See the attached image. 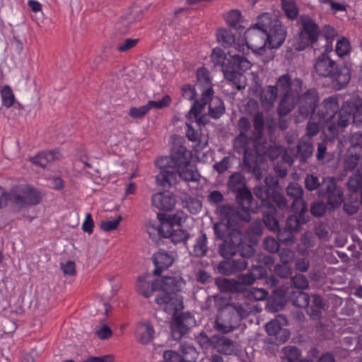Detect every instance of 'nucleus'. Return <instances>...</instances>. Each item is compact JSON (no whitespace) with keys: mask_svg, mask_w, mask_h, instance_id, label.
<instances>
[{"mask_svg":"<svg viewBox=\"0 0 362 362\" xmlns=\"http://www.w3.org/2000/svg\"><path fill=\"white\" fill-rule=\"evenodd\" d=\"M163 360L161 362H183L180 354L173 350H166L163 354Z\"/></svg>","mask_w":362,"mask_h":362,"instance_id":"774afa93","label":"nucleus"},{"mask_svg":"<svg viewBox=\"0 0 362 362\" xmlns=\"http://www.w3.org/2000/svg\"><path fill=\"white\" fill-rule=\"evenodd\" d=\"M320 138L321 141L317 144L316 154V158L318 160H321L325 158L328 144L334 143V138L329 137L324 132H322Z\"/></svg>","mask_w":362,"mask_h":362,"instance_id":"8fccbe9b","label":"nucleus"},{"mask_svg":"<svg viewBox=\"0 0 362 362\" xmlns=\"http://www.w3.org/2000/svg\"><path fill=\"white\" fill-rule=\"evenodd\" d=\"M227 59L228 54L221 48L215 47L213 49L211 59L216 66H221L222 69Z\"/></svg>","mask_w":362,"mask_h":362,"instance_id":"864d4df0","label":"nucleus"},{"mask_svg":"<svg viewBox=\"0 0 362 362\" xmlns=\"http://www.w3.org/2000/svg\"><path fill=\"white\" fill-rule=\"evenodd\" d=\"M196 340L202 349H207L210 346L213 347L214 339H213V335L209 337L205 332L202 331L196 336Z\"/></svg>","mask_w":362,"mask_h":362,"instance_id":"338daca9","label":"nucleus"},{"mask_svg":"<svg viewBox=\"0 0 362 362\" xmlns=\"http://www.w3.org/2000/svg\"><path fill=\"white\" fill-rule=\"evenodd\" d=\"M244 42L248 49L262 57H266V53L269 50L267 48V41H266V34L264 31L257 29L255 23L251 25L244 33Z\"/></svg>","mask_w":362,"mask_h":362,"instance_id":"a211bd4d","label":"nucleus"},{"mask_svg":"<svg viewBox=\"0 0 362 362\" xmlns=\"http://www.w3.org/2000/svg\"><path fill=\"white\" fill-rule=\"evenodd\" d=\"M216 212L221 218V221L214 225V234L216 238L224 241L228 233L231 230L232 227L240 228L243 223L237 218H233V216H226L221 213V206L216 209Z\"/></svg>","mask_w":362,"mask_h":362,"instance_id":"aec40b11","label":"nucleus"},{"mask_svg":"<svg viewBox=\"0 0 362 362\" xmlns=\"http://www.w3.org/2000/svg\"><path fill=\"white\" fill-rule=\"evenodd\" d=\"M255 26L266 34L269 54L265 57L264 61L269 62L274 58L271 50L279 49L284 44L287 36V28L276 16L268 12L262 13L257 16Z\"/></svg>","mask_w":362,"mask_h":362,"instance_id":"39448f33","label":"nucleus"},{"mask_svg":"<svg viewBox=\"0 0 362 362\" xmlns=\"http://www.w3.org/2000/svg\"><path fill=\"white\" fill-rule=\"evenodd\" d=\"M317 117L322 123L329 124L327 129L332 134H335L338 132V118L339 117V98L335 95H331L325 98L317 107Z\"/></svg>","mask_w":362,"mask_h":362,"instance_id":"ddd939ff","label":"nucleus"},{"mask_svg":"<svg viewBox=\"0 0 362 362\" xmlns=\"http://www.w3.org/2000/svg\"><path fill=\"white\" fill-rule=\"evenodd\" d=\"M0 91L3 105L7 108L11 107L15 101V96L11 88L8 85H5Z\"/></svg>","mask_w":362,"mask_h":362,"instance_id":"6e6d98bb","label":"nucleus"},{"mask_svg":"<svg viewBox=\"0 0 362 362\" xmlns=\"http://www.w3.org/2000/svg\"><path fill=\"white\" fill-rule=\"evenodd\" d=\"M237 207L230 204L220 206L221 213L226 216H233L242 223H248L251 220V213L258 211L260 204L256 201L248 188H245L235 194Z\"/></svg>","mask_w":362,"mask_h":362,"instance_id":"6e6552de","label":"nucleus"},{"mask_svg":"<svg viewBox=\"0 0 362 362\" xmlns=\"http://www.w3.org/2000/svg\"><path fill=\"white\" fill-rule=\"evenodd\" d=\"M279 180L274 175L266 176L264 183L256 185L253 193L260 202L262 211V221L266 228L276 235L281 230V226L277 218L276 208L280 210L288 209L286 198L279 192Z\"/></svg>","mask_w":362,"mask_h":362,"instance_id":"f03ea898","label":"nucleus"},{"mask_svg":"<svg viewBox=\"0 0 362 362\" xmlns=\"http://www.w3.org/2000/svg\"><path fill=\"white\" fill-rule=\"evenodd\" d=\"M146 231L148 233L149 236L152 238L153 235H156V233L158 234V235L160 238H162V235H164V233H161L160 231V229L161 228V226H163V224L159 222V223H157L156 220H150L145 224Z\"/></svg>","mask_w":362,"mask_h":362,"instance_id":"69168bd1","label":"nucleus"},{"mask_svg":"<svg viewBox=\"0 0 362 362\" xmlns=\"http://www.w3.org/2000/svg\"><path fill=\"white\" fill-rule=\"evenodd\" d=\"M293 214L297 215V218L300 221L302 225L308 223L310 221V216L308 214V204L305 202H301L297 204L294 208H291Z\"/></svg>","mask_w":362,"mask_h":362,"instance_id":"09e8293b","label":"nucleus"},{"mask_svg":"<svg viewBox=\"0 0 362 362\" xmlns=\"http://www.w3.org/2000/svg\"><path fill=\"white\" fill-rule=\"evenodd\" d=\"M245 296L250 300H263L268 296V292L264 288H250L246 290Z\"/></svg>","mask_w":362,"mask_h":362,"instance_id":"5fc2aeb1","label":"nucleus"},{"mask_svg":"<svg viewBox=\"0 0 362 362\" xmlns=\"http://www.w3.org/2000/svg\"><path fill=\"white\" fill-rule=\"evenodd\" d=\"M278 89L276 86H267L262 92L260 99L264 106H272L278 95Z\"/></svg>","mask_w":362,"mask_h":362,"instance_id":"49530a36","label":"nucleus"},{"mask_svg":"<svg viewBox=\"0 0 362 362\" xmlns=\"http://www.w3.org/2000/svg\"><path fill=\"white\" fill-rule=\"evenodd\" d=\"M251 63L243 56L228 52V59L222 68L224 78L230 82L238 90L244 89L245 85L241 82L243 72L250 69Z\"/></svg>","mask_w":362,"mask_h":362,"instance_id":"9b49d317","label":"nucleus"},{"mask_svg":"<svg viewBox=\"0 0 362 362\" xmlns=\"http://www.w3.org/2000/svg\"><path fill=\"white\" fill-rule=\"evenodd\" d=\"M325 307V303L322 297L319 294L310 296V303L308 305L306 312L313 320L322 318V311Z\"/></svg>","mask_w":362,"mask_h":362,"instance_id":"c756f323","label":"nucleus"},{"mask_svg":"<svg viewBox=\"0 0 362 362\" xmlns=\"http://www.w3.org/2000/svg\"><path fill=\"white\" fill-rule=\"evenodd\" d=\"M213 349L218 354L230 356L234 354L235 350V341L220 334L213 335Z\"/></svg>","mask_w":362,"mask_h":362,"instance_id":"bb28decb","label":"nucleus"},{"mask_svg":"<svg viewBox=\"0 0 362 362\" xmlns=\"http://www.w3.org/2000/svg\"><path fill=\"white\" fill-rule=\"evenodd\" d=\"M238 128L240 131L236 136V139H245L246 134L251 128V122L248 117H241L238 122Z\"/></svg>","mask_w":362,"mask_h":362,"instance_id":"680f3d73","label":"nucleus"},{"mask_svg":"<svg viewBox=\"0 0 362 362\" xmlns=\"http://www.w3.org/2000/svg\"><path fill=\"white\" fill-rule=\"evenodd\" d=\"M42 199V193L30 185H17L8 192L0 186V209L10 202L13 211L18 213L29 206L39 204Z\"/></svg>","mask_w":362,"mask_h":362,"instance_id":"20e7f679","label":"nucleus"},{"mask_svg":"<svg viewBox=\"0 0 362 362\" xmlns=\"http://www.w3.org/2000/svg\"><path fill=\"white\" fill-rule=\"evenodd\" d=\"M192 151L183 144L174 142L170 155L158 158L156 166L160 169L156 180L158 185L170 187L176 184L178 175L185 182H198L200 174L196 166L192 165Z\"/></svg>","mask_w":362,"mask_h":362,"instance_id":"f257e3e1","label":"nucleus"},{"mask_svg":"<svg viewBox=\"0 0 362 362\" xmlns=\"http://www.w3.org/2000/svg\"><path fill=\"white\" fill-rule=\"evenodd\" d=\"M216 40L224 48L229 47L233 44L235 45V34L230 28H218L216 30Z\"/></svg>","mask_w":362,"mask_h":362,"instance_id":"58836bf2","label":"nucleus"},{"mask_svg":"<svg viewBox=\"0 0 362 362\" xmlns=\"http://www.w3.org/2000/svg\"><path fill=\"white\" fill-rule=\"evenodd\" d=\"M149 275H148V276ZM147 276H139L138 277L139 284L136 285V291L137 293L145 297L146 298H148L151 297L153 292L157 291V283H156V279H154L151 284V286L148 282L146 281Z\"/></svg>","mask_w":362,"mask_h":362,"instance_id":"e433bc0d","label":"nucleus"},{"mask_svg":"<svg viewBox=\"0 0 362 362\" xmlns=\"http://www.w3.org/2000/svg\"><path fill=\"white\" fill-rule=\"evenodd\" d=\"M152 262L155 266L152 274L156 276H160L163 270L168 269L174 262L175 259L172 254L165 250L160 249L151 257Z\"/></svg>","mask_w":362,"mask_h":362,"instance_id":"5701e85b","label":"nucleus"},{"mask_svg":"<svg viewBox=\"0 0 362 362\" xmlns=\"http://www.w3.org/2000/svg\"><path fill=\"white\" fill-rule=\"evenodd\" d=\"M216 306L219 312L227 313L231 315V318L235 317V310L233 306H235V303H230L226 298L223 297L219 298L218 301L216 302Z\"/></svg>","mask_w":362,"mask_h":362,"instance_id":"13d9d810","label":"nucleus"},{"mask_svg":"<svg viewBox=\"0 0 362 362\" xmlns=\"http://www.w3.org/2000/svg\"><path fill=\"white\" fill-rule=\"evenodd\" d=\"M304 183L305 189L310 192L315 189L319 190L322 186V182H320L319 178L313 174L306 175Z\"/></svg>","mask_w":362,"mask_h":362,"instance_id":"e2e57ef3","label":"nucleus"},{"mask_svg":"<svg viewBox=\"0 0 362 362\" xmlns=\"http://www.w3.org/2000/svg\"><path fill=\"white\" fill-rule=\"evenodd\" d=\"M210 91L207 98L208 116L214 119H218L226 112V107L223 100L218 96H214L213 88L204 89L203 92Z\"/></svg>","mask_w":362,"mask_h":362,"instance_id":"b1692460","label":"nucleus"},{"mask_svg":"<svg viewBox=\"0 0 362 362\" xmlns=\"http://www.w3.org/2000/svg\"><path fill=\"white\" fill-rule=\"evenodd\" d=\"M137 341L141 344H150L155 336V330L153 325L148 320L141 322L137 325Z\"/></svg>","mask_w":362,"mask_h":362,"instance_id":"c85d7f7f","label":"nucleus"},{"mask_svg":"<svg viewBox=\"0 0 362 362\" xmlns=\"http://www.w3.org/2000/svg\"><path fill=\"white\" fill-rule=\"evenodd\" d=\"M335 52L339 57L347 55L351 52V45L349 40L344 37H341L337 42Z\"/></svg>","mask_w":362,"mask_h":362,"instance_id":"4d7b16f0","label":"nucleus"},{"mask_svg":"<svg viewBox=\"0 0 362 362\" xmlns=\"http://www.w3.org/2000/svg\"><path fill=\"white\" fill-rule=\"evenodd\" d=\"M286 291L282 287L276 288L267 300L266 308L268 311L276 313L283 310L287 303Z\"/></svg>","mask_w":362,"mask_h":362,"instance_id":"a878e982","label":"nucleus"},{"mask_svg":"<svg viewBox=\"0 0 362 362\" xmlns=\"http://www.w3.org/2000/svg\"><path fill=\"white\" fill-rule=\"evenodd\" d=\"M281 362H313L311 359L302 358L301 350L295 346H286L282 350Z\"/></svg>","mask_w":362,"mask_h":362,"instance_id":"473e14b6","label":"nucleus"},{"mask_svg":"<svg viewBox=\"0 0 362 362\" xmlns=\"http://www.w3.org/2000/svg\"><path fill=\"white\" fill-rule=\"evenodd\" d=\"M244 238L245 235L240 231V228L232 227L224 241H227V243L233 246L238 251V247H241L244 242Z\"/></svg>","mask_w":362,"mask_h":362,"instance_id":"c03bdc74","label":"nucleus"},{"mask_svg":"<svg viewBox=\"0 0 362 362\" xmlns=\"http://www.w3.org/2000/svg\"><path fill=\"white\" fill-rule=\"evenodd\" d=\"M180 356L183 358V362H196L199 352L196 348L187 343H181L178 349Z\"/></svg>","mask_w":362,"mask_h":362,"instance_id":"a19ab883","label":"nucleus"},{"mask_svg":"<svg viewBox=\"0 0 362 362\" xmlns=\"http://www.w3.org/2000/svg\"><path fill=\"white\" fill-rule=\"evenodd\" d=\"M210 91L202 92L200 100H194L192 107L187 114V118L188 120L192 121V119L197 117L202 111L204 110L207 105V98L209 95Z\"/></svg>","mask_w":362,"mask_h":362,"instance_id":"c9c22d12","label":"nucleus"},{"mask_svg":"<svg viewBox=\"0 0 362 362\" xmlns=\"http://www.w3.org/2000/svg\"><path fill=\"white\" fill-rule=\"evenodd\" d=\"M298 23L300 27L296 36V42L291 46H286L287 57H292L294 52H301L308 47L313 48L321 34L319 25L309 15H300Z\"/></svg>","mask_w":362,"mask_h":362,"instance_id":"0eeeda50","label":"nucleus"},{"mask_svg":"<svg viewBox=\"0 0 362 362\" xmlns=\"http://www.w3.org/2000/svg\"><path fill=\"white\" fill-rule=\"evenodd\" d=\"M60 153L57 150L41 151L36 156L30 158L29 160L34 165L45 168L47 164L55 160H59Z\"/></svg>","mask_w":362,"mask_h":362,"instance_id":"2f4dec72","label":"nucleus"},{"mask_svg":"<svg viewBox=\"0 0 362 362\" xmlns=\"http://www.w3.org/2000/svg\"><path fill=\"white\" fill-rule=\"evenodd\" d=\"M288 324L287 318L283 315H278L265 325V330L270 337L268 339L269 344H282L290 338V331L284 328Z\"/></svg>","mask_w":362,"mask_h":362,"instance_id":"dca6fc26","label":"nucleus"},{"mask_svg":"<svg viewBox=\"0 0 362 362\" xmlns=\"http://www.w3.org/2000/svg\"><path fill=\"white\" fill-rule=\"evenodd\" d=\"M252 123L254 129L252 132V140L253 141V145L255 146L264 140V115L262 112L258 111L255 114Z\"/></svg>","mask_w":362,"mask_h":362,"instance_id":"7c9ffc66","label":"nucleus"},{"mask_svg":"<svg viewBox=\"0 0 362 362\" xmlns=\"http://www.w3.org/2000/svg\"><path fill=\"white\" fill-rule=\"evenodd\" d=\"M215 284L221 292L230 293L242 292V287L243 286L235 279H228L223 277L216 278Z\"/></svg>","mask_w":362,"mask_h":362,"instance_id":"72a5a7b5","label":"nucleus"},{"mask_svg":"<svg viewBox=\"0 0 362 362\" xmlns=\"http://www.w3.org/2000/svg\"><path fill=\"white\" fill-rule=\"evenodd\" d=\"M313 68L317 76L329 78L335 90L346 88L351 78V62L337 63L326 54H320L315 59Z\"/></svg>","mask_w":362,"mask_h":362,"instance_id":"7ed1b4c3","label":"nucleus"},{"mask_svg":"<svg viewBox=\"0 0 362 362\" xmlns=\"http://www.w3.org/2000/svg\"><path fill=\"white\" fill-rule=\"evenodd\" d=\"M207 237L206 234L202 231L201 235L197 239L194 245V255L197 257H203L207 253Z\"/></svg>","mask_w":362,"mask_h":362,"instance_id":"de8ad7c7","label":"nucleus"},{"mask_svg":"<svg viewBox=\"0 0 362 362\" xmlns=\"http://www.w3.org/2000/svg\"><path fill=\"white\" fill-rule=\"evenodd\" d=\"M183 211H177L175 214H165L161 212L157 214V218L163 224L160 231L164 233L165 230L174 229V226L181 227L183 223Z\"/></svg>","mask_w":362,"mask_h":362,"instance_id":"cd10ccee","label":"nucleus"},{"mask_svg":"<svg viewBox=\"0 0 362 362\" xmlns=\"http://www.w3.org/2000/svg\"><path fill=\"white\" fill-rule=\"evenodd\" d=\"M314 148L311 143L303 142L298 145V153L303 161L309 158L313 153Z\"/></svg>","mask_w":362,"mask_h":362,"instance_id":"0e129e2a","label":"nucleus"},{"mask_svg":"<svg viewBox=\"0 0 362 362\" xmlns=\"http://www.w3.org/2000/svg\"><path fill=\"white\" fill-rule=\"evenodd\" d=\"M281 9L290 21L296 20L299 15V8L295 0H281Z\"/></svg>","mask_w":362,"mask_h":362,"instance_id":"37998d69","label":"nucleus"},{"mask_svg":"<svg viewBox=\"0 0 362 362\" xmlns=\"http://www.w3.org/2000/svg\"><path fill=\"white\" fill-rule=\"evenodd\" d=\"M281 263L274 267V273L281 279H288L293 274V269L286 264V259L281 257Z\"/></svg>","mask_w":362,"mask_h":362,"instance_id":"603ef678","label":"nucleus"},{"mask_svg":"<svg viewBox=\"0 0 362 362\" xmlns=\"http://www.w3.org/2000/svg\"><path fill=\"white\" fill-rule=\"evenodd\" d=\"M189 236V233L186 230L181 228L165 230L164 235H162L163 238H170L174 244L181 243L186 244Z\"/></svg>","mask_w":362,"mask_h":362,"instance_id":"ea45409f","label":"nucleus"},{"mask_svg":"<svg viewBox=\"0 0 362 362\" xmlns=\"http://www.w3.org/2000/svg\"><path fill=\"white\" fill-rule=\"evenodd\" d=\"M144 18V12L141 10L132 11L125 16L121 17L116 24L117 30L121 34L128 33Z\"/></svg>","mask_w":362,"mask_h":362,"instance_id":"393cba45","label":"nucleus"},{"mask_svg":"<svg viewBox=\"0 0 362 362\" xmlns=\"http://www.w3.org/2000/svg\"><path fill=\"white\" fill-rule=\"evenodd\" d=\"M157 291H162L155 298V303L159 305H165L164 310L167 311V305L171 304L177 294L182 291L185 281L180 276H163L160 279H156Z\"/></svg>","mask_w":362,"mask_h":362,"instance_id":"f8f14e48","label":"nucleus"},{"mask_svg":"<svg viewBox=\"0 0 362 362\" xmlns=\"http://www.w3.org/2000/svg\"><path fill=\"white\" fill-rule=\"evenodd\" d=\"M320 103V94L315 88H310L304 92H298L286 107L289 113L297 106L296 117L300 119H311L315 115Z\"/></svg>","mask_w":362,"mask_h":362,"instance_id":"1a4fd4ad","label":"nucleus"},{"mask_svg":"<svg viewBox=\"0 0 362 362\" xmlns=\"http://www.w3.org/2000/svg\"><path fill=\"white\" fill-rule=\"evenodd\" d=\"M320 198L327 197V210L332 212L338 209L344 202V191L337 186L334 177H326L322 179V186L317 190Z\"/></svg>","mask_w":362,"mask_h":362,"instance_id":"4468645a","label":"nucleus"},{"mask_svg":"<svg viewBox=\"0 0 362 362\" xmlns=\"http://www.w3.org/2000/svg\"><path fill=\"white\" fill-rule=\"evenodd\" d=\"M281 153L280 146L274 143L268 142L266 139L254 146V149H245L243 154V165L247 173H251L258 181L263 177L260 164L267 156L271 160L279 158Z\"/></svg>","mask_w":362,"mask_h":362,"instance_id":"423d86ee","label":"nucleus"},{"mask_svg":"<svg viewBox=\"0 0 362 362\" xmlns=\"http://www.w3.org/2000/svg\"><path fill=\"white\" fill-rule=\"evenodd\" d=\"M196 78L198 83L206 88H213L211 78L209 70L204 67L197 69L196 72Z\"/></svg>","mask_w":362,"mask_h":362,"instance_id":"3c124183","label":"nucleus"},{"mask_svg":"<svg viewBox=\"0 0 362 362\" xmlns=\"http://www.w3.org/2000/svg\"><path fill=\"white\" fill-rule=\"evenodd\" d=\"M227 186L228 190L235 194L247 188L245 177L240 172L233 173L229 176Z\"/></svg>","mask_w":362,"mask_h":362,"instance_id":"f704fd0d","label":"nucleus"},{"mask_svg":"<svg viewBox=\"0 0 362 362\" xmlns=\"http://www.w3.org/2000/svg\"><path fill=\"white\" fill-rule=\"evenodd\" d=\"M218 254L220 256H221L223 258H229L233 257L238 253V250L233 247L231 245H229V243H227V241H223L219 245H218Z\"/></svg>","mask_w":362,"mask_h":362,"instance_id":"052dcab7","label":"nucleus"},{"mask_svg":"<svg viewBox=\"0 0 362 362\" xmlns=\"http://www.w3.org/2000/svg\"><path fill=\"white\" fill-rule=\"evenodd\" d=\"M287 195L293 200L291 203V208H294L301 202H305L303 199L304 191L303 187L297 182H291L286 187Z\"/></svg>","mask_w":362,"mask_h":362,"instance_id":"4c0bfd02","label":"nucleus"},{"mask_svg":"<svg viewBox=\"0 0 362 362\" xmlns=\"http://www.w3.org/2000/svg\"><path fill=\"white\" fill-rule=\"evenodd\" d=\"M176 202V196L169 191L153 194L151 197L152 205L160 211H170L173 210Z\"/></svg>","mask_w":362,"mask_h":362,"instance_id":"4be33fe9","label":"nucleus"},{"mask_svg":"<svg viewBox=\"0 0 362 362\" xmlns=\"http://www.w3.org/2000/svg\"><path fill=\"white\" fill-rule=\"evenodd\" d=\"M352 121L358 127H362V99L351 98L341 106L338 125L346 127Z\"/></svg>","mask_w":362,"mask_h":362,"instance_id":"2eb2a0df","label":"nucleus"},{"mask_svg":"<svg viewBox=\"0 0 362 362\" xmlns=\"http://www.w3.org/2000/svg\"><path fill=\"white\" fill-rule=\"evenodd\" d=\"M302 224L297 218L296 214L288 215L285 221L284 226L277 234V238L282 243L289 244L294 243V234L300 233L302 230Z\"/></svg>","mask_w":362,"mask_h":362,"instance_id":"6ab92c4d","label":"nucleus"},{"mask_svg":"<svg viewBox=\"0 0 362 362\" xmlns=\"http://www.w3.org/2000/svg\"><path fill=\"white\" fill-rule=\"evenodd\" d=\"M173 310L174 313L170 325V334L173 340L179 341L189 332L190 327L194 323V320L189 312L177 314V305H175Z\"/></svg>","mask_w":362,"mask_h":362,"instance_id":"f3484780","label":"nucleus"},{"mask_svg":"<svg viewBox=\"0 0 362 362\" xmlns=\"http://www.w3.org/2000/svg\"><path fill=\"white\" fill-rule=\"evenodd\" d=\"M247 267V261L244 258L234 259L232 257L224 258L216 266L218 273L230 276L245 269Z\"/></svg>","mask_w":362,"mask_h":362,"instance_id":"412c9836","label":"nucleus"},{"mask_svg":"<svg viewBox=\"0 0 362 362\" xmlns=\"http://www.w3.org/2000/svg\"><path fill=\"white\" fill-rule=\"evenodd\" d=\"M242 18L243 16L240 11L237 9H233L228 13L225 18V21L229 26V28L235 29L240 33L244 29L243 26L239 25L242 21Z\"/></svg>","mask_w":362,"mask_h":362,"instance_id":"79ce46f5","label":"nucleus"},{"mask_svg":"<svg viewBox=\"0 0 362 362\" xmlns=\"http://www.w3.org/2000/svg\"><path fill=\"white\" fill-rule=\"evenodd\" d=\"M327 210V204L322 201L313 202L310 204V212L316 218L323 217Z\"/></svg>","mask_w":362,"mask_h":362,"instance_id":"bf43d9fd","label":"nucleus"},{"mask_svg":"<svg viewBox=\"0 0 362 362\" xmlns=\"http://www.w3.org/2000/svg\"><path fill=\"white\" fill-rule=\"evenodd\" d=\"M275 86L279 92L282 94L277 107V113L282 117L289 113V109H286L288 104L298 92L302 91L303 81L299 78L292 79L291 75L286 73L276 79Z\"/></svg>","mask_w":362,"mask_h":362,"instance_id":"9d476101","label":"nucleus"},{"mask_svg":"<svg viewBox=\"0 0 362 362\" xmlns=\"http://www.w3.org/2000/svg\"><path fill=\"white\" fill-rule=\"evenodd\" d=\"M291 299L293 304L298 308L307 309L308 305L310 303V296L300 290L292 291Z\"/></svg>","mask_w":362,"mask_h":362,"instance_id":"a18cd8bd","label":"nucleus"}]
</instances>
